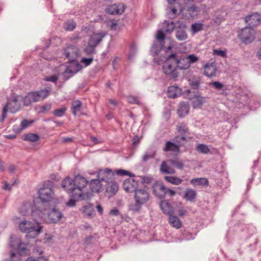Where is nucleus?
I'll list each match as a JSON object with an SVG mask.
<instances>
[{
  "instance_id": "1",
  "label": "nucleus",
  "mask_w": 261,
  "mask_h": 261,
  "mask_svg": "<svg viewBox=\"0 0 261 261\" xmlns=\"http://www.w3.org/2000/svg\"><path fill=\"white\" fill-rule=\"evenodd\" d=\"M88 181L83 176L76 175L73 179L66 177L61 183V187L77 200H88L92 194L86 192Z\"/></svg>"
},
{
  "instance_id": "2",
  "label": "nucleus",
  "mask_w": 261,
  "mask_h": 261,
  "mask_svg": "<svg viewBox=\"0 0 261 261\" xmlns=\"http://www.w3.org/2000/svg\"><path fill=\"white\" fill-rule=\"evenodd\" d=\"M54 183L50 181L45 182L38 191L39 198L41 201L35 203L36 210L39 212L45 211L48 210V202L54 196Z\"/></svg>"
},
{
  "instance_id": "3",
  "label": "nucleus",
  "mask_w": 261,
  "mask_h": 261,
  "mask_svg": "<svg viewBox=\"0 0 261 261\" xmlns=\"http://www.w3.org/2000/svg\"><path fill=\"white\" fill-rule=\"evenodd\" d=\"M135 192L136 203L130 205L129 209L133 212H137L140 210L141 205L146 203L149 200V195L148 193L144 189H137Z\"/></svg>"
},
{
  "instance_id": "4",
  "label": "nucleus",
  "mask_w": 261,
  "mask_h": 261,
  "mask_svg": "<svg viewBox=\"0 0 261 261\" xmlns=\"http://www.w3.org/2000/svg\"><path fill=\"white\" fill-rule=\"evenodd\" d=\"M49 94L46 89L29 93L24 98L23 102L25 106L30 105L32 102H36L44 99Z\"/></svg>"
},
{
  "instance_id": "5",
  "label": "nucleus",
  "mask_w": 261,
  "mask_h": 261,
  "mask_svg": "<svg viewBox=\"0 0 261 261\" xmlns=\"http://www.w3.org/2000/svg\"><path fill=\"white\" fill-rule=\"evenodd\" d=\"M21 107L20 102L17 96H13L7 101L4 107L2 113V120L3 121L7 117V113L9 111L12 113H15L20 110Z\"/></svg>"
},
{
  "instance_id": "6",
  "label": "nucleus",
  "mask_w": 261,
  "mask_h": 261,
  "mask_svg": "<svg viewBox=\"0 0 261 261\" xmlns=\"http://www.w3.org/2000/svg\"><path fill=\"white\" fill-rule=\"evenodd\" d=\"M177 66L173 61V58H166V62L162 66L163 73L166 75H169L171 79L176 80L179 73L177 71Z\"/></svg>"
},
{
  "instance_id": "7",
  "label": "nucleus",
  "mask_w": 261,
  "mask_h": 261,
  "mask_svg": "<svg viewBox=\"0 0 261 261\" xmlns=\"http://www.w3.org/2000/svg\"><path fill=\"white\" fill-rule=\"evenodd\" d=\"M255 31L250 27L242 29L238 34V38L245 44L252 42L255 38Z\"/></svg>"
},
{
  "instance_id": "8",
  "label": "nucleus",
  "mask_w": 261,
  "mask_h": 261,
  "mask_svg": "<svg viewBox=\"0 0 261 261\" xmlns=\"http://www.w3.org/2000/svg\"><path fill=\"white\" fill-rule=\"evenodd\" d=\"M19 228L21 231L25 233H34V236L40 233L41 231L42 227L37 223L35 226L32 222L29 221H23L20 224Z\"/></svg>"
},
{
  "instance_id": "9",
  "label": "nucleus",
  "mask_w": 261,
  "mask_h": 261,
  "mask_svg": "<svg viewBox=\"0 0 261 261\" xmlns=\"http://www.w3.org/2000/svg\"><path fill=\"white\" fill-rule=\"evenodd\" d=\"M115 176L114 172L109 168L99 170L98 172V178L101 181L106 184L113 180Z\"/></svg>"
},
{
  "instance_id": "10",
  "label": "nucleus",
  "mask_w": 261,
  "mask_h": 261,
  "mask_svg": "<svg viewBox=\"0 0 261 261\" xmlns=\"http://www.w3.org/2000/svg\"><path fill=\"white\" fill-rule=\"evenodd\" d=\"M170 58H173V61L176 65L177 69H187L190 67L187 57L179 59L176 54H171L168 56V59Z\"/></svg>"
},
{
  "instance_id": "11",
  "label": "nucleus",
  "mask_w": 261,
  "mask_h": 261,
  "mask_svg": "<svg viewBox=\"0 0 261 261\" xmlns=\"http://www.w3.org/2000/svg\"><path fill=\"white\" fill-rule=\"evenodd\" d=\"M125 9V6L123 4L118 3L108 6L105 11L111 15H120L124 12Z\"/></svg>"
},
{
  "instance_id": "12",
  "label": "nucleus",
  "mask_w": 261,
  "mask_h": 261,
  "mask_svg": "<svg viewBox=\"0 0 261 261\" xmlns=\"http://www.w3.org/2000/svg\"><path fill=\"white\" fill-rule=\"evenodd\" d=\"M65 57L70 60H75L80 56L79 48L74 45H70L67 47L64 51Z\"/></svg>"
},
{
  "instance_id": "13",
  "label": "nucleus",
  "mask_w": 261,
  "mask_h": 261,
  "mask_svg": "<svg viewBox=\"0 0 261 261\" xmlns=\"http://www.w3.org/2000/svg\"><path fill=\"white\" fill-rule=\"evenodd\" d=\"M245 21L248 23L249 27L252 28V27L257 26L261 23V16L260 14L255 13L247 16L245 17Z\"/></svg>"
},
{
  "instance_id": "14",
  "label": "nucleus",
  "mask_w": 261,
  "mask_h": 261,
  "mask_svg": "<svg viewBox=\"0 0 261 261\" xmlns=\"http://www.w3.org/2000/svg\"><path fill=\"white\" fill-rule=\"evenodd\" d=\"M122 187L127 193L135 192L137 190V182L133 178H128L124 181Z\"/></svg>"
},
{
  "instance_id": "15",
  "label": "nucleus",
  "mask_w": 261,
  "mask_h": 261,
  "mask_svg": "<svg viewBox=\"0 0 261 261\" xmlns=\"http://www.w3.org/2000/svg\"><path fill=\"white\" fill-rule=\"evenodd\" d=\"M82 68L81 65L75 60H70V64L67 66L65 71V73L71 74V76L74 75Z\"/></svg>"
},
{
  "instance_id": "16",
  "label": "nucleus",
  "mask_w": 261,
  "mask_h": 261,
  "mask_svg": "<svg viewBox=\"0 0 261 261\" xmlns=\"http://www.w3.org/2000/svg\"><path fill=\"white\" fill-rule=\"evenodd\" d=\"M47 215L49 221L53 223L58 222L63 217L62 213L56 208H53Z\"/></svg>"
},
{
  "instance_id": "17",
  "label": "nucleus",
  "mask_w": 261,
  "mask_h": 261,
  "mask_svg": "<svg viewBox=\"0 0 261 261\" xmlns=\"http://www.w3.org/2000/svg\"><path fill=\"white\" fill-rule=\"evenodd\" d=\"M166 188L162 183H155L152 186L154 194L160 198H164Z\"/></svg>"
},
{
  "instance_id": "18",
  "label": "nucleus",
  "mask_w": 261,
  "mask_h": 261,
  "mask_svg": "<svg viewBox=\"0 0 261 261\" xmlns=\"http://www.w3.org/2000/svg\"><path fill=\"white\" fill-rule=\"evenodd\" d=\"M105 36L106 33L102 32L93 34L89 39V45L91 46L96 47Z\"/></svg>"
},
{
  "instance_id": "19",
  "label": "nucleus",
  "mask_w": 261,
  "mask_h": 261,
  "mask_svg": "<svg viewBox=\"0 0 261 261\" xmlns=\"http://www.w3.org/2000/svg\"><path fill=\"white\" fill-rule=\"evenodd\" d=\"M105 186L106 188L107 192L109 193L111 195H115L119 189L117 183L113 181V180L107 183Z\"/></svg>"
},
{
  "instance_id": "20",
  "label": "nucleus",
  "mask_w": 261,
  "mask_h": 261,
  "mask_svg": "<svg viewBox=\"0 0 261 261\" xmlns=\"http://www.w3.org/2000/svg\"><path fill=\"white\" fill-rule=\"evenodd\" d=\"M168 96L170 98H175L181 94V90L177 86H171L168 88Z\"/></svg>"
},
{
  "instance_id": "21",
  "label": "nucleus",
  "mask_w": 261,
  "mask_h": 261,
  "mask_svg": "<svg viewBox=\"0 0 261 261\" xmlns=\"http://www.w3.org/2000/svg\"><path fill=\"white\" fill-rule=\"evenodd\" d=\"M160 207L163 212L169 216L174 213L173 207L167 201L163 200L160 202Z\"/></svg>"
},
{
  "instance_id": "22",
  "label": "nucleus",
  "mask_w": 261,
  "mask_h": 261,
  "mask_svg": "<svg viewBox=\"0 0 261 261\" xmlns=\"http://www.w3.org/2000/svg\"><path fill=\"white\" fill-rule=\"evenodd\" d=\"M103 186V185L101 184V181L98 178L92 180L90 183V188L92 192H99Z\"/></svg>"
},
{
  "instance_id": "23",
  "label": "nucleus",
  "mask_w": 261,
  "mask_h": 261,
  "mask_svg": "<svg viewBox=\"0 0 261 261\" xmlns=\"http://www.w3.org/2000/svg\"><path fill=\"white\" fill-rule=\"evenodd\" d=\"M189 112V105L184 102L179 103L178 109V114L180 117H184Z\"/></svg>"
},
{
  "instance_id": "24",
  "label": "nucleus",
  "mask_w": 261,
  "mask_h": 261,
  "mask_svg": "<svg viewBox=\"0 0 261 261\" xmlns=\"http://www.w3.org/2000/svg\"><path fill=\"white\" fill-rule=\"evenodd\" d=\"M21 239L19 237L15 235H12L10 238L8 245L9 247L12 249L16 250V248H18L21 244Z\"/></svg>"
},
{
  "instance_id": "25",
  "label": "nucleus",
  "mask_w": 261,
  "mask_h": 261,
  "mask_svg": "<svg viewBox=\"0 0 261 261\" xmlns=\"http://www.w3.org/2000/svg\"><path fill=\"white\" fill-rule=\"evenodd\" d=\"M19 212L23 216L27 215L34 212L33 207L30 202H26L23 204L19 208Z\"/></svg>"
},
{
  "instance_id": "26",
  "label": "nucleus",
  "mask_w": 261,
  "mask_h": 261,
  "mask_svg": "<svg viewBox=\"0 0 261 261\" xmlns=\"http://www.w3.org/2000/svg\"><path fill=\"white\" fill-rule=\"evenodd\" d=\"M156 38L160 42L162 49H164L166 52H168L172 49L173 44H171L168 47L166 48L165 46L162 44V42L164 41L165 38V35L163 31L162 30L159 31L157 33Z\"/></svg>"
},
{
  "instance_id": "27",
  "label": "nucleus",
  "mask_w": 261,
  "mask_h": 261,
  "mask_svg": "<svg viewBox=\"0 0 261 261\" xmlns=\"http://www.w3.org/2000/svg\"><path fill=\"white\" fill-rule=\"evenodd\" d=\"M197 193L193 189L187 188L184 192V198L187 201H194L196 197Z\"/></svg>"
},
{
  "instance_id": "28",
  "label": "nucleus",
  "mask_w": 261,
  "mask_h": 261,
  "mask_svg": "<svg viewBox=\"0 0 261 261\" xmlns=\"http://www.w3.org/2000/svg\"><path fill=\"white\" fill-rule=\"evenodd\" d=\"M160 172L168 174H174L175 173V170L168 165L166 162H162L160 168Z\"/></svg>"
},
{
  "instance_id": "29",
  "label": "nucleus",
  "mask_w": 261,
  "mask_h": 261,
  "mask_svg": "<svg viewBox=\"0 0 261 261\" xmlns=\"http://www.w3.org/2000/svg\"><path fill=\"white\" fill-rule=\"evenodd\" d=\"M190 182L194 187L197 186H207L208 185V180L205 178H193Z\"/></svg>"
},
{
  "instance_id": "30",
  "label": "nucleus",
  "mask_w": 261,
  "mask_h": 261,
  "mask_svg": "<svg viewBox=\"0 0 261 261\" xmlns=\"http://www.w3.org/2000/svg\"><path fill=\"white\" fill-rule=\"evenodd\" d=\"M165 151H173V152H179V147L178 145H176L175 143L171 142V141H168L166 142L165 146L164 148Z\"/></svg>"
},
{
  "instance_id": "31",
  "label": "nucleus",
  "mask_w": 261,
  "mask_h": 261,
  "mask_svg": "<svg viewBox=\"0 0 261 261\" xmlns=\"http://www.w3.org/2000/svg\"><path fill=\"white\" fill-rule=\"evenodd\" d=\"M82 106V103L79 100H76L72 102L71 109L74 116H76L77 115V113L81 110Z\"/></svg>"
},
{
  "instance_id": "32",
  "label": "nucleus",
  "mask_w": 261,
  "mask_h": 261,
  "mask_svg": "<svg viewBox=\"0 0 261 261\" xmlns=\"http://www.w3.org/2000/svg\"><path fill=\"white\" fill-rule=\"evenodd\" d=\"M169 222L173 227L177 229L180 228L181 226V221L177 217L173 215L169 216Z\"/></svg>"
},
{
  "instance_id": "33",
  "label": "nucleus",
  "mask_w": 261,
  "mask_h": 261,
  "mask_svg": "<svg viewBox=\"0 0 261 261\" xmlns=\"http://www.w3.org/2000/svg\"><path fill=\"white\" fill-rule=\"evenodd\" d=\"M205 98L199 96H196V98L192 101V105L194 108H200L205 102Z\"/></svg>"
},
{
  "instance_id": "34",
  "label": "nucleus",
  "mask_w": 261,
  "mask_h": 261,
  "mask_svg": "<svg viewBox=\"0 0 261 261\" xmlns=\"http://www.w3.org/2000/svg\"><path fill=\"white\" fill-rule=\"evenodd\" d=\"M164 179L167 182L174 185H179L182 182V179L176 176H166Z\"/></svg>"
},
{
  "instance_id": "35",
  "label": "nucleus",
  "mask_w": 261,
  "mask_h": 261,
  "mask_svg": "<svg viewBox=\"0 0 261 261\" xmlns=\"http://www.w3.org/2000/svg\"><path fill=\"white\" fill-rule=\"evenodd\" d=\"M216 68L212 65H205L204 67V75L207 77H213L216 75Z\"/></svg>"
},
{
  "instance_id": "36",
  "label": "nucleus",
  "mask_w": 261,
  "mask_h": 261,
  "mask_svg": "<svg viewBox=\"0 0 261 261\" xmlns=\"http://www.w3.org/2000/svg\"><path fill=\"white\" fill-rule=\"evenodd\" d=\"M23 137L24 140L31 142H35L38 141L40 139L39 135L32 133L24 134Z\"/></svg>"
},
{
  "instance_id": "37",
  "label": "nucleus",
  "mask_w": 261,
  "mask_h": 261,
  "mask_svg": "<svg viewBox=\"0 0 261 261\" xmlns=\"http://www.w3.org/2000/svg\"><path fill=\"white\" fill-rule=\"evenodd\" d=\"M83 213L84 216L87 217H91L94 215V210L91 204H88L83 207Z\"/></svg>"
},
{
  "instance_id": "38",
  "label": "nucleus",
  "mask_w": 261,
  "mask_h": 261,
  "mask_svg": "<svg viewBox=\"0 0 261 261\" xmlns=\"http://www.w3.org/2000/svg\"><path fill=\"white\" fill-rule=\"evenodd\" d=\"M175 36L179 41H184L188 38V34L183 29L177 30Z\"/></svg>"
},
{
  "instance_id": "39",
  "label": "nucleus",
  "mask_w": 261,
  "mask_h": 261,
  "mask_svg": "<svg viewBox=\"0 0 261 261\" xmlns=\"http://www.w3.org/2000/svg\"><path fill=\"white\" fill-rule=\"evenodd\" d=\"M164 25L166 26L164 32L166 33L172 32L175 27V24L173 21L169 22V21L165 20L164 22Z\"/></svg>"
},
{
  "instance_id": "40",
  "label": "nucleus",
  "mask_w": 261,
  "mask_h": 261,
  "mask_svg": "<svg viewBox=\"0 0 261 261\" xmlns=\"http://www.w3.org/2000/svg\"><path fill=\"white\" fill-rule=\"evenodd\" d=\"M196 150L198 152L203 154H207L211 151L210 149L208 148V146L204 144H200L198 145L196 147Z\"/></svg>"
},
{
  "instance_id": "41",
  "label": "nucleus",
  "mask_w": 261,
  "mask_h": 261,
  "mask_svg": "<svg viewBox=\"0 0 261 261\" xmlns=\"http://www.w3.org/2000/svg\"><path fill=\"white\" fill-rule=\"evenodd\" d=\"M64 29L67 31H72L76 27V23L72 20H69L64 24Z\"/></svg>"
},
{
  "instance_id": "42",
  "label": "nucleus",
  "mask_w": 261,
  "mask_h": 261,
  "mask_svg": "<svg viewBox=\"0 0 261 261\" xmlns=\"http://www.w3.org/2000/svg\"><path fill=\"white\" fill-rule=\"evenodd\" d=\"M177 130L181 134H185L189 131L187 124L185 123H179L177 125Z\"/></svg>"
},
{
  "instance_id": "43",
  "label": "nucleus",
  "mask_w": 261,
  "mask_h": 261,
  "mask_svg": "<svg viewBox=\"0 0 261 261\" xmlns=\"http://www.w3.org/2000/svg\"><path fill=\"white\" fill-rule=\"evenodd\" d=\"M66 110V107H63L60 109H57L55 110L53 114L56 117H60L65 115Z\"/></svg>"
},
{
  "instance_id": "44",
  "label": "nucleus",
  "mask_w": 261,
  "mask_h": 261,
  "mask_svg": "<svg viewBox=\"0 0 261 261\" xmlns=\"http://www.w3.org/2000/svg\"><path fill=\"white\" fill-rule=\"evenodd\" d=\"M168 162L177 169H182L184 167V164L177 160H169Z\"/></svg>"
},
{
  "instance_id": "45",
  "label": "nucleus",
  "mask_w": 261,
  "mask_h": 261,
  "mask_svg": "<svg viewBox=\"0 0 261 261\" xmlns=\"http://www.w3.org/2000/svg\"><path fill=\"white\" fill-rule=\"evenodd\" d=\"M203 29V24L201 23H194L191 26V31L195 34Z\"/></svg>"
},
{
  "instance_id": "46",
  "label": "nucleus",
  "mask_w": 261,
  "mask_h": 261,
  "mask_svg": "<svg viewBox=\"0 0 261 261\" xmlns=\"http://www.w3.org/2000/svg\"><path fill=\"white\" fill-rule=\"evenodd\" d=\"M154 156V152H146L142 156V161L143 162L145 163L149 160L153 159Z\"/></svg>"
},
{
  "instance_id": "47",
  "label": "nucleus",
  "mask_w": 261,
  "mask_h": 261,
  "mask_svg": "<svg viewBox=\"0 0 261 261\" xmlns=\"http://www.w3.org/2000/svg\"><path fill=\"white\" fill-rule=\"evenodd\" d=\"M186 140V137L184 136H177L174 139V143L176 145H178V147H180L184 144V142Z\"/></svg>"
},
{
  "instance_id": "48",
  "label": "nucleus",
  "mask_w": 261,
  "mask_h": 261,
  "mask_svg": "<svg viewBox=\"0 0 261 261\" xmlns=\"http://www.w3.org/2000/svg\"><path fill=\"white\" fill-rule=\"evenodd\" d=\"M33 120L28 121L27 120H23L21 122V127L19 129H17L18 133H20L22 129L27 127L29 125L33 122Z\"/></svg>"
},
{
  "instance_id": "49",
  "label": "nucleus",
  "mask_w": 261,
  "mask_h": 261,
  "mask_svg": "<svg viewBox=\"0 0 261 261\" xmlns=\"http://www.w3.org/2000/svg\"><path fill=\"white\" fill-rule=\"evenodd\" d=\"M187 58L190 66L191 64L195 63L199 60V58L194 54L189 55Z\"/></svg>"
},
{
  "instance_id": "50",
  "label": "nucleus",
  "mask_w": 261,
  "mask_h": 261,
  "mask_svg": "<svg viewBox=\"0 0 261 261\" xmlns=\"http://www.w3.org/2000/svg\"><path fill=\"white\" fill-rule=\"evenodd\" d=\"M179 216H183L186 215L187 211L184 208L183 205L181 203H180L178 205V209L176 210Z\"/></svg>"
},
{
  "instance_id": "51",
  "label": "nucleus",
  "mask_w": 261,
  "mask_h": 261,
  "mask_svg": "<svg viewBox=\"0 0 261 261\" xmlns=\"http://www.w3.org/2000/svg\"><path fill=\"white\" fill-rule=\"evenodd\" d=\"M127 101L129 103L132 104L140 105V102L138 98L134 96H129L127 97Z\"/></svg>"
},
{
  "instance_id": "52",
  "label": "nucleus",
  "mask_w": 261,
  "mask_h": 261,
  "mask_svg": "<svg viewBox=\"0 0 261 261\" xmlns=\"http://www.w3.org/2000/svg\"><path fill=\"white\" fill-rule=\"evenodd\" d=\"M210 86H212L217 90H221L224 87V85L219 82H213L209 84Z\"/></svg>"
},
{
  "instance_id": "53",
  "label": "nucleus",
  "mask_w": 261,
  "mask_h": 261,
  "mask_svg": "<svg viewBox=\"0 0 261 261\" xmlns=\"http://www.w3.org/2000/svg\"><path fill=\"white\" fill-rule=\"evenodd\" d=\"M190 85L192 87L193 89H197L199 86L200 84V80L196 79V80H190Z\"/></svg>"
},
{
  "instance_id": "54",
  "label": "nucleus",
  "mask_w": 261,
  "mask_h": 261,
  "mask_svg": "<svg viewBox=\"0 0 261 261\" xmlns=\"http://www.w3.org/2000/svg\"><path fill=\"white\" fill-rule=\"evenodd\" d=\"M20 256V254H16L12 251H11L10 258L12 261H21Z\"/></svg>"
},
{
  "instance_id": "55",
  "label": "nucleus",
  "mask_w": 261,
  "mask_h": 261,
  "mask_svg": "<svg viewBox=\"0 0 261 261\" xmlns=\"http://www.w3.org/2000/svg\"><path fill=\"white\" fill-rule=\"evenodd\" d=\"M116 173L118 175H121V176H124V175H129L130 177L134 176V175L130 173L128 171L123 170V169H119L118 170L116 171Z\"/></svg>"
},
{
  "instance_id": "56",
  "label": "nucleus",
  "mask_w": 261,
  "mask_h": 261,
  "mask_svg": "<svg viewBox=\"0 0 261 261\" xmlns=\"http://www.w3.org/2000/svg\"><path fill=\"white\" fill-rule=\"evenodd\" d=\"M213 54L215 55L219 56L223 58L226 57V51L220 49H214L213 50Z\"/></svg>"
},
{
  "instance_id": "57",
  "label": "nucleus",
  "mask_w": 261,
  "mask_h": 261,
  "mask_svg": "<svg viewBox=\"0 0 261 261\" xmlns=\"http://www.w3.org/2000/svg\"><path fill=\"white\" fill-rule=\"evenodd\" d=\"M16 249L19 250L20 252V254L21 255L23 254H25V252L27 251L26 245L22 243V242L21 244L19 245V246L16 248Z\"/></svg>"
},
{
  "instance_id": "58",
  "label": "nucleus",
  "mask_w": 261,
  "mask_h": 261,
  "mask_svg": "<svg viewBox=\"0 0 261 261\" xmlns=\"http://www.w3.org/2000/svg\"><path fill=\"white\" fill-rule=\"evenodd\" d=\"M95 48V47L91 46L88 44V46L84 49V51L87 55H91L94 53Z\"/></svg>"
},
{
  "instance_id": "59",
  "label": "nucleus",
  "mask_w": 261,
  "mask_h": 261,
  "mask_svg": "<svg viewBox=\"0 0 261 261\" xmlns=\"http://www.w3.org/2000/svg\"><path fill=\"white\" fill-rule=\"evenodd\" d=\"M58 80V76L54 75L49 77H46L44 79V81L46 82H51L53 83H56Z\"/></svg>"
},
{
  "instance_id": "60",
  "label": "nucleus",
  "mask_w": 261,
  "mask_h": 261,
  "mask_svg": "<svg viewBox=\"0 0 261 261\" xmlns=\"http://www.w3.org/2000/svg\"><path fill=\"white\" fill-rule=\"evenodd\" d=\"M176 24L177 25L178 29L184 30L187 27L186 22L182 20H178Z\"/></svg>"
},
{
  "instance_id": "61",
  "label": "nucleus",
  "mask_w": 261,
  "mask_h": 261,
  "mask_svg": "<svg viewBox=\"0 0 261 261\" xmlns=\"http://www.w3.org/2000/svg\"><path fill=\"white\" fill-rule=\"evenodd\" d=\"M142 182L144 184H149L152 181V178L150 176H142Z\"/></svg>"
},
{
  "instance_id": "62",
  "label": "nucleus",
  "mask_w": 261,
  "mask_h": 261,
  "mask_svg": "<svg viewBox=\"0 0 261 261\" xmlns=\"http://www.w3.org/2000/svg\"><path fill=\"white\" fill-rule=\"evenodd\" d=\"M166 194L169 195L171 197H173L175 195L176 192L172 189L167 188L165 192V195Z\"/></svg>"
},
{
  "instance_id": "63",
  "label": "nucleus",
  "mask_w": 261,
  "mask_h": 261,
  "mask_svg": "<svg viewBox=\"0 0 261 261\" xmlns=\"http://www.w3.org/2000/svg\"><path fill=\"white\" fill-rule=\"evenodd\" d=\"M140 138L138 136H135L133 139V146L134 147H136L140 143Z\"/></svg>"
},
{
  "instance_id": "64",
  "label": "nucleus",
  "mask_w": 261,
  "mask_h": 261,
  "mask_svg": "<svg viewBox=\"0 0 261 261\" xmlns=\"http://www.w3.org/2000/svg\"><path fill=\"white\" fill-rule=\"evenodd\" d=\"M51 106L50 105H44L41 107L40 109L42 112L45 113L50 110Z\"/></svg>"
}]
</instances>
